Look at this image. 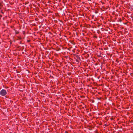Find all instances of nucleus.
I'll use <instances>...</instances> for the list:
<instances>
[{
    "instance_id": "f257e3e1",
    "label": "nucleus",
    "mask_w": 133,
    "mask_h": 133,
    "mask_svg": "<svg viewBox=\"0 0 133 133\" xmlns=\"http://www.w3.org/2000/svg\"><path fill=\"white\" fill-rule=\"evenodd\" d=\"M0 95L3 96H4L7 94V92L4 89H2L0 92Z\"/></svg>"
}]
</instances>
